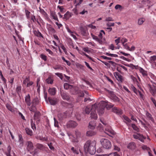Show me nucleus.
I'll return each instance as SVG.
<instances>
[{"instance_id":"f257e3e1","label":"nucleus","mask_w":156,"mask_h":156,"mask_svg":"<svg viewBox=\"0 0 156 156\" xmlns=\"http://www.w3.org/2000/svg\"><path fill=\"white\" fill-rule=\"evenodd\" d=\"M96 142L94 140H87L84 144V150L91 154H94L96 151Z\"/></svg>"},{"instance_id":"f03ea898","label":"nucleus","mask_w":156,"mask_h":156,"mask_svg":"<svg viewBox=\"0 0 156 156\" xmlns=\"http://www.w3.org/2000/svg\"><path fill=\"white\" fill-rule=\"evenodd\" d=\"M97 108V111L99 115H102L104 112L105 107L103 105L101 104L98 108V105L95 104L92 105L91 108V112L90 113V117L91 118L96 119L98 118V116L96 114V110Z\"/></svg>"},{"instance_id":"7ed1b4c3","label":"nucleus","mask_w":156,"mask_h":156,"mask_svg":"<svg viewBox=\"0 0 156 156\" xmlns=\"http://www.w3.org/2000/svg\"><path fill=\"white\" fill-rule=\"evenodd\" d=\"M26 145L27 146V149L30 152V154L33 156L37 154V149H34V147L32 142L30 141L27 142Z\"/></svg>"},{"instance_id":"20e7f679","label":"nucleus","mask_w":156,"mask_h":156,"mask_svg":"<svg viewBox=\"0 0 156 156\" xmlns=\"http://www.w3.org/2000/svg\"><path fill=\"white\" fill-rule=\"evenodd\" d=\"M100 142L103 147L105 149H110L112 147L110 141L107 139L102 138L101 139Z\"/></svg>"},{"instance_id":"39448f33","label":"nucleus","mask_w":156,"mask_h":156,"mask_svg":"<svg viewBox=\"0 0 156 156\" xmlns=\"http://www.w3.org/2000/svg\"><path fill=\"white\" fill-rule=\"evenodd\" d=\"M104 131L105 133L109 136H111L112 135L115 134L114 131L112 129L110 126L108 125L105 128Z\"/></svg>"},{"instance_id":"423d86ee","label":"nucleus","mask_w":156,"mask_h":156,"mask_svg":"<svg viewBox=\"0 0 156 156\" xmlns=\"http://www.w3.org/2000/svg\"><path fill=\"white\" fill-rule=\"evenodd\" d=\"M131 88L133 91L137 95H139L140 98L143 99L144 95L140 91L137 90L133 85H131Z\"/></svg>"},{"instance_id":"0eeeda50","label":"nucleus","mask_w":156,"mask_h":156,"mask_svg":"<svg viewBox=\"0 0 156 156\" xmlns=\"http://www.w3.org/2000/svg\"><path fill=\"white\" fill-rule=\"evenodd\" d=\"M101 104L103 105V106L105 107V108L106 107L108 109H110L114 106L113 104L109 103L107 101H101Z\"/></svg>"},{"instance_id":"6e6552de","label":"nucleus","mask_w":156,"mask_h":156,"mask_svg":"<svg viewBox=\"0 0 156 156\" xmlns=\"http://www.w3.org/2000/svg\"><path fill=\"white\" fill-rule=\"evenodd\" d=\"M114 75L116 80L119 82L122 83L123 81L124 80L123 76L118 72H114Z\"/></svg>"},{"instance_id":"1a4fd4ad","label":"nucleus","mask_w":156,"mask_h":156,"mask_svg":"<svg viewBox=\"0 0 156 156\" xmlns=\"http://www.w3.org/2000/svg\"><path fill=\"white\" fill-rule=\"evenodd\" d=\"M77 125V123L73 121H69L68 122L67 124V126L68 128H75Z\"/></svg>"},{"instance_id":"9d476101","label":"nucleus","mask_w":156,"mask_h":156,"mask_svg":"<svg viewBox=\"0 0 156 156\" xmlns=\"http://www.w3.org/2000/svg\"><path fill=\"white\" fill-rule=\"evenodd\" d=\"M109 93L110 94V98L111 99L115 102H118L119 101V98L113 93V92L110 91Z\"/></svg>"},{"instance_id":"9b49d317","label":"nucleus","mask_w":156,"mask_h":156,"mask_svg":"<svg viewBox=\"0 0 156 156\" xmlns=\"http://www.w3.org/2000/svg\"><path fill=\"white\" fill-rule=\"evenodd\" d=\"M112 111L118 115H122V111L121 109L116 107H114L112 109Z\"/></svg>"},{"instance_id":"f8f14e48","label":"nucleus","mask_w":156,"mask_h":156,"mask_svg":"<svg viewBox=\"0 0 156 156\" xmlns=\"http://www.w3.org/2000/svg\"><path fill=\"white\" fill-rule=\"evenodd\" d=\"M61 94L63 99L67 101L69 99V95L63 91H61Z\"/></svg>"},{"instance_id":"ddd939ff","label":"nucleus","mask_w":156,"mask_h":156,"mask_svg":"<svg viewBox=\"0 0 156 156\" xmlns=\"http://www.w3.org/2000/svg\"><path fill=\"white\" fill-rule=\"evenodd\" d=\"M70 92L72 94H76L79 93V90L77 87H74L73 86L70 89Z\"/></svg>"},{"instance_id":"4468645a","label":"nucleus","mask_w":156,"mask_h":156,"mask_svg":"<svg viewBox=\"0 0 156 156\" xmlns=\"http://www.w3.org/2000/svg\"><path fill=\"white\" fill-rule=\"evenodd\" d=\"M146 115L147 119L151 121L154 123H155V121L154 118L152 117L151 114L147 112L146 113Z\"/></svg>"},{"instance_id":"2eb2a0df","label":"nucleus","mask_w":156,"mask_h":156,"mask_svg":"<svg viewBox=\"0 0 156 156\" xmlns=\"http://www.w3.org/2000/svg\"><path fill=\"white\" fill-rule=\"evenodd\" d=\"M25 102L28 106H30L31 104L30 101V98L29 94H28L25 97Z\"/></svg>"},{"instance_id":"dca6fc26","label":"nucleus","mask_w":156,"mask_h":156,"mask_svg":"<svg viewBox=\"0 0 156 156\" xmlns=\"http://www.w3.org/2000/svg\"><path fill=\"white\" fill-rule=\"evenodd\" d=\"M67 42L68 45L69 46L70 48H74V46L73 43V41L70 38H68L67 39Z\"/></svg>"},{"instance_id":"f3484780","label":"nucleus","mask_w":156,"mask_h":156,"mask_svg":"<svg viewBox=\"0 0 156 156\" xmlns=\"http://www.w3.org/2000/svg\"><path fill=\"white\" fill-rule=\"evenodd\" d=\"M96 126L95 121H91L89 123L88 127L89 128L93 129H95Z\"/></svg>"},{"instance_id":"a211bd4d","label":"nucleus","mask_w":156,"mask_h":156,"mask_svg":"<svg viewBox=\"0 0 156 156\" xmlns=\"http://www.w3.org/2000/svg\"><path fill=\"white\" fill-rule=\"evenodd\" d=\"M16 91L19 96H20L21 93L22 87L20 85H18L16 86Z\"/></svg>"},{"instance_id":"6ab92c4d","label":"nucleus","mask_w":156,"mask_h":156,"mask_svg":"<svg viewBox=\"0 0 156 156\" xmlns=\"http://www.w3.org/2000/svg\"><path fill=\"white\" fill-rule=\"evenodd\" d=\"M72 14V13L68 11L64 14L63 19L66 20H68L71 17Z\"/></svg>"},{"instance_id":"aec40b11","label":"nucleus","mask_w":156,"mask_h":156,"mask_svg":"<svg viewBox=\"0 0 156 156\" xmlns=\"http://www.w3.org/2000/svg\"><path fill=\"white\" fill-rule=\"evenodd\" d=\"M47 28L49 31L52 33H55V30L52 27V26L49 24H47Z\"/></svg>"},{"instance_id":"412c9836","label":"nucleus","mask_w":156,"mask_h":156,"mask_svg":"<svg viewBox=\"0 0 156 156\" xmlns=\"http://www.w3.org/2000/svg\"><path fill=\"white\" fill-rule=\"evenodd\" d=\"M150 91L153 95H154L156 92V87L154 86H150Z\"/></svg>"},{"instance_id":"4be33fe9","label":"nucleus","mask_w":156,"mask_h":156,"mask_svg":"<svg viewBox=\"0 0 156 156\" xmlns=\"http://www.w3.org/2000/svg\"><path fill=\"white\" fill-rule=\"evenodd\" d=\"M48 100L52 105H55L57 102V100L56 98H49Z\"/></svg>"},{"instance_id":"5701e85b","label":"nucleus","mask_w":156,"mask_h":156,"mask_svg":"<svg viewBox=\"0 0 156 156\" xmlns=\"http://www.w3.org/2000/svg\"><path fill=\"white\" fill-rule=\"evenodd\" d=\"M139 70L143 77H146L147 76V72L144 70L143 68L140 67Z\"/></svg>"},{"instance_id":"b1692460","label":"nucleus","mask_w":156,"mask_h":156,"mask_svg":"<svg viewBox=\"0 0 156 156\" xmlns=\"http://www.w3.org/2000/svg\"><path fill=\"white\" fill-rule=\"evenodd\" d=\"M34 34L36 36L40 38L41 37L43 38H44V37L43 36L42 34L38 30H34Z\"/></svg>"},{"instance_id":"393cba45","label":"nucleus","mask_w":156,"mask_h":156,"mask_svg":"<svg viewBox=\"0 0 156 156\" xmlns=\"http://www.w3.org/2000/svg\"><path fill=\"white\" fill-rule=\"evenodd\" d=\"M96 133L93 130H88L86 133V135L87 136H91L95 135Z\"/></svg>"},{"instance_id":"a878e982","label":"nucleus","mask_w":156,"mask_h":156,"mask_svg":"<svg viewBox=\"0 0 156 156\" xmlns=\"http://www.w3.org/2000/svg\"><path fill=\"white\" fill-rule=\"evenodd\" d=\"M81 31V34L84 36H87V33L86 30L83 27H81L80 28Z\"/></svg>"},{"instance_id":"bb28decb","label":"nucleus","mask_w":156,"mask_h":156,"mask_svg":"<svg viewBox=\"0 0 156 156\" xmlns=\"http://www.w3.org/2000/svg\"><path fill=\"white\" fill-rule=\"evenodd\" d=\"M49 94L52 95H54L56 93V89L55 88H50L48 90Z\"/></svg>"},{"instance_id":"cd10ccee","label":"nucleus","mask_w":156,"mask_h":156,"mask_svg":"<svg viewBox=\"0 0 156 156\" xmlns=\"http://www.w3.org/2000/svg\"><path fill=\"white\" fill-rule=\"evenodd\" d=\"M25 131L26 133L28 135L32 136L33 135L32 131L30 128L27 127L25 129Z\"/></svg>"},{"instance_id":"c85d7f7f","label":"nucleus","mask_w":156,"mask_h":156,"mask_svg":"<svg viewBox=\"0 0 156 156\" xmlns=\"http://www.w3.org/2000/svg\"><path fill=\"white\" fill-rule=\"evenodd\" d=\"M58 116L60 120H62L66 117V114L65 113H59L58 114Z\"/></svg>"},{"instance_id":"c756f323","label":"nucleus","mask_w":156,"mask_h":156,"mask_svg":"<svg viewBox=\"0 0 156 156\" xmlns=\"http://www.w3.org/2000/svg\"><path fill=\"white\" fill-rule=\"evenodd\" d=\"M136 147V144L134 142H132L129 143L128 146V148L130 149H134Z\"/></svg>"},{"instance_id":"7c9ffc66","label":"nucleus","mask_w":156,"mask_h":156,"mask_svg":"<svg viewBox=\"0 0 156 156\" xmlns=\"http://www.w3.org/2000/svg\"><path fill=\"white\" fill-rule=\"evenodd\" d=\"M28 108L29 110L31 112H35L37 111L36 106L33 104L32 106Z\"/></svg>"},{"instance_id":"2f4dec72","label":"nucleus","mask_w":156,"mask_h":156,"mask_svg":"<svg viewBox=\"0 0 156 156\" xmlns=\"http://www.w3.org/2000/svg\"><path fill=\"white\" fill-rule=\"evenodd\" d=\"M34 112L35 113L34 115V119L36 120L41 115V113L40 112H37L36 111Z\"/></svg>"},{"instance_id":"473e14b6","label":"nucleus","mask_w":156,"mask_h":156,"mask_svg":"<svg viewBox=\"0 0 156 156\" xmlns=\"http://www.w3.org/2000/svg\"><path fill=\"white\" fill-rule=\"evenodd\" d=\"M37 148L41 150H43L45 148V147L42 144H37L36 145Z\"/></svg>"},{"instance_id":"72a5a7b5","label":"nucleus","mask_w":156,"mask_h":156,"mask_svg":"<svg viewBox=\"0 0 156 156\" xmlns=\"http://www.w3.org/2000/svg\"><path fill=\"white\" fill-rule=\"evenodd\" d=\"M145 21V19L144 18H139L138 20V24L139 25H141Z\"/></svg>"},{"instance_id":"f704fd0d","label":"nucleus","mask_w":156,"mask_h":156,"mask_svg":"<svg viewBox=\"0 0 156 156\" xmlns=\"http://www.w3.org/2000/svg\"><path fill=\"white\" fill-rule=\"evenodd\" d=\"M30 122H31V126L32 129L34 130V131H35L36 130V128L35 126V124L34 123H33V121L32 119H31L30 120Z\"/></svg>"},{"instance_id":"c9c22d12","label":"nucleus","mask_w":156,"mask_h":156,"mask_svg":"<svg viewBox=\"0 0 156 156\" xmlns=\"http://www.w3.org/2000/svg\"><path fill=\"white\" fill-rule=\"evenodd\" d=\"M11 147L10 146H8L7 148V151L5 152V154L7 156H11Z\"/></svg>"},{"instance_id":"e433bc0d","label":"nucleus","mask_w":156,"mask_h":156,"mask_svg":"<svg viewBox=\"0 0 156 156\" xmlns=\"http://www.w3.org/2000/svg\"><path fill=\"white\" fill-rule=\"evenodd\" d=\"M72 86H73L69 85L67 83H65L64 84V87L65 89L66 90L69 88L70 89L72 87Z\"/></svg>"},{"instance_id":"4c0bfd02","label":"nucleus","mask_w":156,"mask_h":156,"mask_svg":"<svg viewBox=\"0 0 156 156\" xmlns=\"http://www.w3.org/2000/svg\"><path fill=\"white\" fill-rule=\"evenodd\" d=\"M46 81L48 83L52 84L53 83V80L52 78L49 77L46 80Z\"/></svg>"},{"instance_id":"58836bf2","label":"nucleus","mask_w":156,"mask_h":156,"mask_svg":"<svg viewBox=\"0 0 156 156\" xmlns=\"http://www.w3.org/2000/svg\"><path fill=\"white\" fill-rule=\"evenodd\" d=\"M91 49V48H89L88 47H84L83 48V50L85 52H87L88 53H89L91 52V51L90 50Z\"/></svg>"},{"instance_id":"ea45409f","label":"nucleus","mask_w":156,"mask_h":156,"mask_svg":"<svg viewBox=\"0 0 156 156\" xmlns=\"http://www.w3.org/2000/svg\"><path fill=\"white\" fill-rule=\"evenodd\" d=\"M145 139L143 136L142 135L140 134V136H138V139H138L139 140H140L142 142H144V140Z\"/></svg>"},{"instance_id":"a19ab883","label":"nucleus","mask_w":156,"mask_h":156,"mask_svg":"<svg viewBox=\"0 0 156 156\" xmlns=\"http://www.w3.org/2000/svg\"><path fill=\"white\" fill-rule=\"evenodd\" d=\"M25 10L26 17L27 19H29L30 17V12H29L27 9H25Z\"/></svg>"},{"instance_id":"79ce46f5","label":"nucleus","mask_w":156,"mask_h":156,"mask_svg":"<svg viewBox=\"0 0 156 156\" xmlns=\"http://www.w3.org/2000/svg\"><path fill=\"white\" fill-rule=\"evenodd\" d=\"M131 126L134 130L137 132L139 130V129L134 124H131Z\"/></svg>"},{"instance_id":"37998d69","label":"nucleus","mask_w":156,"mask_h":156,"mask_svg":"<svg viewBox=\"0 0 156 156\" xmlns=\"http://www.w3.org/2000/svg\"><path fill=\"white\" fill-rule=\"evenodd\" d=\"M19 142H20V144H22V145H23V140L22 138V137L21 135H19Z\"/></svg>"},{"instance_id":"c03bdc74","label":"nucleus","mask_w":156,"mask_h":156,"mask_svg":"<svg viewBox=\"0 0 156 156\" xmlns=\"http://www.w3.org/2000/svg\"><path fill=\"white\" fill-rule=\"evenodd\" d=\"M40 9V13L44 16H46L47 14V13L44 11V10L40 7L39 8Z\"/></svg>"},{"instance_id":"a18cd8bd","label":"nucleus","mask_w":156,"mask_h":156,"mask_svg":"<svg viewBox=\"0 0 156 156\" xmlns=\"http://www.w3.org/2000/svg\"><path fill=\"white\" fill-rule=\"evenodd\" d=\"M57 8L59 9L60 12L62 13H64L66 11L65 9L63 7V6L58 5L57 6Z\"/></svg>"},{"instance_id":"49530a36","label":"nucleus","mask_w":156,"mask_h":156,"mask_svg":"<svg viewBox=\"0 0 156 156\" xmlns=\"http://www.w3.org/2000/svg\"><path fill=\"white\" fill-rule=\"evenodd\" d=\"M105 54L109 56L114 57H118V55L116 54H112L109 53L108 52H106Z\"/></svg>"},{"instance_id":"de8ad7c7","label":"nucleus","mask_w":156,"mask_h":156,"mask_svg":"<svg viewBox=\"0 0 156 156\" xmlns=\"http://www.w3.org/2000/svg\"><path fill=\"white\" fill-rule=\"evenodd\" d=\"M123 117L126 121L128 122H131V120L127 116L124 115L123 116Z\"/></svg>"},{"instance_id":"09e8293b","label":"nucleus","mask_w":156,"mask_h":156,"mask_svg":"<svg viewBox=\"0 0 156 156\" xmlns=\"http://www.w3.org/2000/svg\"><path fill=\"white\" fill-rule=\"evenodd\" d=\"M130 67L132 69H139L140 68V67L138 66H134L133 64H130Z\"/></svg>"},{"instance_id":"8fccbe9b","label":"nucleus","mask_w":156,"mask_h":156,"mask_svg":"<svg viewBox=\"0 0 156 156\" xmlns=\"http://www.w3.org/2000/svg\"><path fill=\"white\" fill-rule=\"evenodd\" d=\"M105 127H104L101 124H99L98 126V129L100 131H104Z\"/></svg>"},{"instance_id":"3c124183","label":"nucleus","mask_w":156,"mask_h":156,"mask_svg":"<svg viewBox=\"0 0 156 156\" xmlns=\"http://www.w3.org/2000/svg\"><path fill=\"white\" fill-rule=\"evenodd\" d=\"M40 57L42 59H43L45 61H46L47 60V56L43 54H41L40 55Z\"/></svg>"},{"instance_id":"603ef678","label":"nucleus","mask_w":156,"mask_h":156,"mask_svg":"<svg viewBox=\"0 0 156 156\" xmlns=\"http://www.w3.org/2000/svg\"><path fill=\"white\" fill-rule=\"evenodd\" d=\"M142 148L144 150H146L148 151H151L150 148L146 145L143 146L142 147Z\"/></svg>"},{"instance_id":"864d4df0","label":"nucleus","mask_w":156,"mask_h":156,"mask_svg":"<svg viewBox=\"0 0 156 156\" xmlns=\"http://www.w3.org/2000/svg\"><path fill=\"white\" fill-rule=\"evenodd\" d=\"M82 55H84L85 56L87 57L90 60H91L92 61L94 62L93 58L90 56H89L86 53H85L84 52H83L82 54Z\"/></svg>"},{"instance_id":"5fc2aeb1","label":"nucleus","mask_w":156,"mask_h":156,"mask_svg":"<svg viewBox=\"0 0 156 156\" xmlns=\"http://www.w3.org/2000/svg\"><path fill=\"white\" fill-rule=\"evenodd\" d=\"M30 78L29 77H27L23 81V84L26 85L28 82L30 81Z\"/></svg>"},{"instance_id":"6e6d98bb","label":"nucleus","mask_w":156,"mask_h":156,"mask_svg":"<svg viewBox=\"0 0 156 156\" xmlns=\"http://www.w3.org/2000/svg\"><path fill=\"white\" fill-rule=\"evenodd\" d=\"M71 150L74 154H79L78 151L75 149V148L73 147L71 148Z\"/></svg>"},{"instance_id":"4d7b16f0","label":"nucleus","mask_w":156,"mask_h":156,"mask_svg":"<svg viewBox=\"0 0 156 156\" xmlns=\"http://www.w3.org/2000/svg\"><path fill=\"white\" fill-rule=\"evenodd\" d=\"M125 43L123 44H122L123 46L124 47V48L125 49H126V50H129V47L128 46V43Z\"/></svg>"},{"instance_id":"13d9d810","label":"nucleus","mask_w":156,"mask_h":156,"mask_svg":"<svg viewBox=\"0 0 156 156\" xmlns=\"http://www.w3.org/2000/svg\"><path fill=\"white\" fill-rule=\"evenodd\" d=\"M91 108H90L86 107L85 110L86 113L87 114H89L90 112V109L91 110Z\"/></svg>"},{"instance_id":"bf43d9fd","label":"nucleus","mask_w":156,"mask_h":156,"mask_svg":"<svg viewBox=\"0 0 156 156\" xmlns=\"http://www.w3.org/2000/svg\"><path fill=\"white\" fill-rule=\"evenodd\" d=\"M61 48L63 50L64 52H65V54H67V51L66 48L64 46L63 44H62L60 46Z\"/></svg>"},{"instance_id":"052dcab7","label":"nucleus","mask_w":156,"mask_h":156,"mask_svg":"<svg viewBox=\"0 0 156 156\" xmlns=\"http://www.w3.org/2000/svg\"><path fill=\"white\" fill-rule=\"evenodd\" d=\"M108 156H119L116 152L112 153L108 155Z\"/></svg>"},{"instance_id":"680f3d73","label":"nucleus","mask_w":156,"mask_h":156,"mask_svg":"<svg viewBox=\"0 0 156 156\" xmlns=\"http://www.w3.org/2000/svg\"><path fill=\"white\" fill-rule=\"evenodd\" d=\"M127 39L125 38H122L121 40V42L122 44H125V43L127 42Z\"/></svg>"},{"instance_id":"e2e57ef3","label":"nucleus","mask_w":156,"mask_h":156,"mask_svg":"<svg viewBox=\"0 0 156 156\" xmlns=\"http://www.w3.org/2000/svg\"><path fill=\"white\" fill-rule=\"evenodd\" d=\"M91 35L94 39L95 40L97 41H99L100 40V39L98 38L97 36L94 35L92 34H91Z\"/></svg>"},{"instance_id":"0e129e2a","label":"nucleus","mask_w":156,"mask_h":156,"mask_svg":"<svg viewBox=\"0 0 156 156\" xmlns=\"http://www.w3.org/2000/svg\"><path fill=\"white\" fill-rule=\"evenodd\" d=\"M48 146L49 147V148L51 150H53L54 149V147L52 145V144L51 143L48 144Z\"/></svg>"},{"instance_id":"69168bd1","label":"nucleus","mask_w":156,"mask_h":156,"mask_svg":"<svg viewBox=\"0 0 156 156\" xmlns=\"http://www.w3.org/2000/svg\"><path fill=\"white\" fill-rule=\"evenodd\" d=\"M55 74L57 75V76H58V77H59L61 79H62L63 78V76L62 75V73H55Z\"/></svg>"},{"instance_id":"338daca9","label":"nucleus","mask_w":156,"mask_h":156,"mask_svg":"<svg viewBox=\"0 0 156 156\" xmlns=\"http://www.w3.org/2000/svg\"><path fill=\"white\" fill-rule=\"evenodd\" d=\"M87 43L88 44H89V46L93 47H95V44L94 42H88Z\"/></svg>"},{"instance_id":"774afa93","label":"nucleus","mask_w":156,"mask_h":156,"mask_svg":"<svg viewBox=\"0 0 156 156\" xmlns=\"http://www.w3.org/2000/svg\"><path fill=\"white\" fill-rule=\"evenodd\" d=\"M6 107L7 108L9 111H12V108L11 106L9 104L6 105Z\"/></svg>"}]
</instances>
